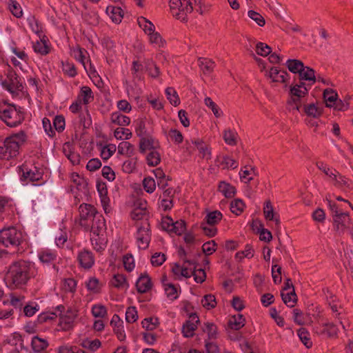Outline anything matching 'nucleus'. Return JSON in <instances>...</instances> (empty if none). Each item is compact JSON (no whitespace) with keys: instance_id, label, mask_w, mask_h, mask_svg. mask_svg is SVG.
<instances>
[{"instance_id":"obj_1","label":"nucleus","mask_w":353,"mask_h":353,"mask_svg":"<svg viewBox=\"0 0 353 353\" xmlns=\"http://www.w3.org/2000/svg\"><path fill=\"white\" fill-rule=\"evenodd\" d=\"M36 274L37 270L34 263L19 260L10 265L6 279L10 287L21 288Z\"/></svg>"},{"instance_id":"obj_2","label":"nucleus","mask_w":353,"mask_h":353,"mask_svg":"<svg viewBox=\"0 0 353 353\" xmlns=\"http://www.w3.org/2000/svg\"><path fill=\"white\" fill-rule=\"evenodd\" d=\"M169 6L172 16L183 22L188 21V14L193 11L194 6L196 12L203 14L202 0H170Z\"/></svg>"},{"instance_id":"obj_3","label":"nucleus","mask_w":353,"mask_h":353,"mask_svg":"<svg viewBox=\"0 0 353 353\" xmlns=\"http://www.w3.org/2000/svg\"><path fill=\"white\" fill-rule=\"evenodd\" d=\"M26 135L23 131L7 137L4 141L0 142V159L8 160L19 154V148L26 141Z\"/></svg>"},{"instance_id":"obj_4","label":"nucleus","mask_w":353,"mask_h":353,"mask_svg":"<svg viewBox=\"0 0 353 353\" xmlns=\"http://www.w3.org/2000/svg\"><path fill=\"white\" fill-rule=\"evenodd\" d=\"M0 119L9 127H16L24 120L23 108L13 104L0 107Z\"/></svg>"},{"instance_id":"obj_5","label":"nucleus","mask_w":353,"mask_h":353,"mask_svg":"<svg viewBox=\"0 0 353 353\" xmlns=\"http://www.w3.org/2000/svg\"><path fill=\"white\" fill-rule=\"evenodd\" d=\"M23 241V233L15 227H8L0 230V244L7 247L17 248Z\"/></svg>"},{"instance_id":"obj_6","label":"nucleus","mask_w":353,"mask_h":353,"mask_svg":"<svg viewBox=\"0 0 353 353\" xmlns=\"http://www.w3.org/2000/svg\"><path fill=\"white\" fill-rule=\"evenodd\" d=\"M19 169L21 172V174H20V180L22 182L33 183L43 179V170L36 166L28 168L27 165H22Z\"/></svg>"},{"instance_id":"obj_7","label":"nucleus","mask_w":353,"mask_h":353,"mask_svg":"<svg viewBox=\"0 0 353 353\" xmlns=\"http://www.w3.org/2000/svg\"><path fill=\"white\" fill-rule=\"evenodd\" d=\"M79 212L80 216V225L88 230L90 228V223H88L89 220H92L97 214H99L96 208L88 203H82L79 208Z\"/></svg>"},{"instance_id":"obj_8","label":"nucleus","mask_w":353,"mask_h":353,"mask_svg":"<svg viewBox=\"0 0 353 353\" xmlns=\"http://www.w3.org/2000/svg\"><path fill=\"white\" fill-rule=\"evenodd\" d=\"M334 229L339 234H343L347 229L353 227V221L350 219L348 212H340L333 218Z\"/></svg>"},{"instance_id":"obj_9","label":"nucleus","mask_w":353,"mask_h":353,"mask_svg":"<svg viewBox=\"0 0 353 353\" xmlns=\"http://www.w3.org/2000/svg\"><path fill=\"white\" fill-rule=\"evenodd\" d=\"M2 85L10 92L21 91L23 88L21 79L14 70L10 69L7 74V80L2 82Z\"/></svg>"},{"instance_id":"obj_10","label":"nucleus","mask_w":353,"mask_h":353,"mask_svg":"<svg viewBox=\"0 0 353 353\" xmlns=\"http://www.w3.org/2000/svg\"><path fill=\"white\" fill-rule=\"evenodd\" d=\"M57 310L60 311L59 325L63 330H68L73 326L74 319L77 316L75 312L69 310L65 314L61 315L62 310H64V306H57Z\"/></svg>"},{"instance_id":"obj_11","label":"nucleus","mask_w":353,"mask_h":353,"mask_svg":"<svg viewBox=\"0 0 353 353\" xmlns=\"http://www.w3.org/2000/svg\"><path fill=\"white\" fill-rule=\"evenodd\" d=\"M146 226L139 227L137 232V240L138 246L140 249L148 248L150 241V233L149 230V223H145Z\"/></svg>"},{"instance_id":"obj_12","label":"nucleus","mask_w":353,"mask_h":353,"mask_svg":"<svg viewBox=\"0 0 353 353\" xmlns=\"http://www.w3.org/2000/svg\"><path fill=\"white\" fill-rule=\"evenodd\" d=\"M200 322L196 313H191L189 319L185 321L182 327V333L186 338L192 337L194 332L197 328V324Z\"/></svg>"},{"instance_id":"obj_13","label":"nucleus","mask_w":353,"mask_h":353,"mask_svg":"<svg viewBox=\"0 0 353 353\" xmlns=\"http://www.w3.org/2000/svg\"><path fill=\"white\" fill-rule=\"evenodd\" d=\"M97 191L101 198V202L105 213L109 212L110 199L108 196V189L105 183L98 181L97 183Z\"/></svg>"},{"instance_id":"obj_14","label":"nucleus","mask_w":353,"mask_h":353,"mask_svg":"<svg viewBox=\"0 0 353 353\" xmlns=\"http://www.w3.org/2000/svg\"><path fill=\"white\" fill-rule=\"evenodd\" d=\"M105 229V219L101 214H99L92 220V224H90V228L88 230H90L93 234L99 236Z\"/></svg>"},{"instance_id":"obj_15","label":"nucleus","mask_w":353,"mask_h":353,"mask_svg":"<svg viewBox=\"0 0 353 353\" xmlns=\"http://www.w3.org/2000/svg\"><path fill=\"white\" fill-rule=\"evenodd\" d=\"M78 261L80 265L85 269L90 268L94 263L92 253L87 250H83L79 253Z\"/></svg>"},{"instance_id":"obj_16","label":"nucleus","mask_w":353,"mask_h":353,"mask_svg":"<svg viewBox=\"0 0 353 353\" xmlns=\"http://www.w3.org/2000/svg\"><path fill=\"white\" fill-rule=\"evenodd\" d=\"M137 290L139 293L147 292L152 288V282L148 274H141L136 283Z\"/></svg>"},{"instance_id":"obj_17","label":"nucleus","mask_w":353,"mask_h":353,"mask_svg":"<svg viewBox=\"0 0 353 353\" xmlns=\"http://www.w3.org/2000/svg\"><path fill=\"white\" fill-rule=\"evenodd\" d=\"M269 77L274 82L285 83L289 77V74L285 70H279L276 67H272L269 72Z\"/></svg>"},{"instance_id":"obj_18","label":"nucleus","mask_w":353,"mask_h":353,"mask_svg":"<svg viewBox=\"0 0 353 353\" xmlns=\"http://www.w3.org/2000/svg\"><path fill=\"white\" fill-rule=\"evenodd\" d=\"M309 88H299L296 85H291L290 89V94L291 100L293 103H298L301 101V99L308 94Z\"/></svg>"},{"instance_id":"obj_19","label":"nucleus","mask_w":353,"mask_h":353,"mask_svg":"<svg viewBox=\"0 0 353 353\" xmlns=\"http://www.w3.org/2000/svg\"><path fill=\"white\" fill-rule=\"evenodd\" d=\"M39 259L40 261L45 265H52L53 268H55V261L57 260V254L50 251L45 250L39 254Z\"/></svg>"},{"instance_id":"obj_20","label":"nucleus","mask_w":353,"mask_h":353,"mask_svg":"<svg viewBox=\"0 0 353 353\" xmlns=\"http://www.w3.org/2000/svg\"><path fill=\"white\" fill-rule=\"evenodd\" d=\"M218 190L221 192L225 198H232L234 196L236 192L234 186L224 181L219 182Z\"/></svg>"},{"instance_id":"obj_21","label":"nucleus","mask_w":353,"mask_h":353,"mask_svg":"<svg viewBox=\"0 0 353 353\" xmlns=\"http://www.w3.org/2000/svg\"><path fill=\"white\" fill-rule=\"evenodd\" d=\"M106 12L110 15L112 21L119 23L121 21L123 17V12L120 7L108 6L106 8Z\"/></svg>"},{"instance_id":"obj_22","label":"nucleus","mask_w":353,"mask_h":353,"mask_svg":"<svg viewBox=\"0 0 353 353\" xmlns=\"http://www.w3.org/2000/svg\"><path fill=\"white\" fill-rule=\"evenodd\" d=\"M216 161L223 169H235L238 166V163L229 156L218 157Z\"/></svg>"},{"instance_id":"obj_23","label":"nucleus","mask_w":353,"mask_h":353,"mask_svg":"<svg viewBox=\"0 0 353 353\" xmlns=\"http://www.w3.org/2000/svg\"><path fill=\"white\" fill-rule=\"evenodd\" d=\"M155 147L154 139L149 134L141 138L139 143V150L141 153H144L148 150H153Z\"/></svg>"},{"instance_id":"obj_24","label":"nucleus","mask_w":353,"mask_h":353,"mask_svg":"<svg viewBox=\"0 0 353 353\" xmlns=\"http://www.w3.org/2000/svg\"><path fill=\"white\" fill-rule=\"evenodd\" d=\"M245 319L241 314L233 315L229 320V327L235 330H239L245 325Z\"/></svg>"},{"instance_id":"obj_25","label":"nucleus","mask_w":353,"mask_h":353,"mask_svg":"<svg viewBox=\"0 0 353 353\" xmlns=\"http://www.w3.org/2000/svg\"><path fill=\"white\" fill-rule=\"evenodd\" d=\"M299 80L301 81H312V83L316 82V74L315 71L312 68L305 66L303 68V70L300 72L299 74Z\"/></svg>"},{"instance_id":"obj_26","label":"nucleus","mask_w":353,"mask_h":353,"mask_svg":"<svg viewBox=\"0 0 353 353\" xmlns=\"http://www.w3.org/2000/svg\"><path fill=\"white\" fill-rule=\"evenodd\" d=\"M223 218L222 213L219 210L209 212L205 217V221L209 225H215L219 223Z\"/></svg>"},{"instance_id":"obj_27","label":"nucleus","mask_w":353,"mask_h":353,"mask_svg":"<svg viewBox=\"0 0 353 353\" xmlns=\"http://www.w3.org/2000/svg\"><path fill=\"white\" fill-rule=\"evenodd\" d=\"M285 65L288 70L294 74H299L304 67V63L299 59H288Z\"/></svg>"},{"instance_id":"obj_28","label":"nucleus","mask_w":353,"mask_h":353,"mask_svg":"<svg viewBox=\"0 0 353 353\" xmlns=\"http://www.w3.org/2000/svg\"><path fill=\"white\" fill-rule=\"evenodd\" d=\"M199 65L204 74L211 73L215 66V63L211 59L206 58H199L198 59Z\"/></svg>"},{"instance_id":"obj_29","label":"nucleus","mask_w":353,"mask_h":353,"mask_svg":"<svg viewBox=\"0 0 353 353\" xmlns=\"http://www.w3.org/2000/svg\"><path fill=\"white\" fill-rule=\"evenodd\" d=\"M111 121L118 125L125 126L128 125L130 123V119L120 112H114L111 114Z\"/></svg>"},{"instance_id":"obj_30","label":"nucleus","mask_w":353,"mask_h":353,"mask_svg":"<svg viewBox=\"0 0 353 353\" xmlns=\"http://www.w3.org/2000/svg\"><path fill=\"white\" fill-rule=\"evenodd\" d=\"M281 296L284 303L290 307H293L297 301V296L294 289L288 293H284V292L281 291Z\"/></svg>"},{"instance_id":"obj_31","label":"nucleus","mask_w":353,"mask_h":353,"mask_svg":"<svg viewBox=\"0 0 353 353\" xmlns=\"http://www.w3.org/2000/svg\"><path fill=\"white\" fill-rule=\"evenodd\" d=\"M31 345L35 352H40L47 348L48 343L43 339L34 336L32 339Z\"/></svg>"},{"instance_id":"obj_32","label":"nucleus","mask_w":353,"mask_h":353,"mask_svg":"<svg viewBox=\"0 0 353 353\" xmlns=\"http://www.w3.org/2000/svg\"><path fill=\"white\" fill-rule=\"evenodd\" d=\"M297 334L307 348H310L312 345V342L310 337V333L305 327H301L297 330Z\"/></svg>"},{"instance_id":"obj_33","label":"nucleus","mask_w":353,"mask_h":353,"mask_svg":"<svg viewBox=\"0 0 353 353\" xmlns=\"http://www.w3.org/2000/svg\"><path fill=\"white\" fill-rule=\"evenodd\" d=\"M139 26L143 30L146 34L152 33L155 30L154 24L143 17H140L137 19Z\"/></svg>"},{"instance_id":"obj_34","label":"nucleus","mask_w":353,"mask_h":353,"mask_svg":"<svg viewBox=\"0 0 353 353\" xmlns=\"http://www.w3.org/2000/svg\"><path fill=\"white\" fill-rule=\"evenodd\" d=\"M303 111L307 116L313 118H318L322 114L321 109L317 108L314 103L305 105Z\"/></svg>"},{"instance_id":"obj_35","label":"nucleus","mask_w":353,"mask_h":353,"mask_svg":"<svg viewBox=\"0 0 353 353\" xmlns=\"http://www.w3.org/2000/svg\"><path fill=\"white\" fill-rule=\"evenodd\" d=\"M203 331L207 332L209 339H215L217 337V327L213 323H205L203 327Z\"/></svg>"},{"instance_id":"obj_36","label":"nucleus","mask_w":353,"mask_h":353,"mask_svg":"<svg viewBox=\"0 0 353 353\" xmlns=\"http://www.w3.org/2000/svg\"><path fill=\"white\" fill-rule=\"evenodd\" d=\"M33 48L35 52L39 53L42 55H46L49 52L48 46L43 37L40 41H37L33 44Z\"/></svg>"},{"instance_id":"obj_37","label":"nucleus","mask_w":353,"mask_h":353,"mask_svg":"<svg viewBox=\"0 0 353 353\" xmlns=\"http://www.w3.org/2000/svg\"><path fill=\"white\" fill-rule=\"evenodd\" d=\"M165 94L167 99L169 100L170 103L174 105L177 106L180 103V99L179 98L178 94L176 91L171 87L166 88Z\"/></svg>"},{"instance_id":"obj_38","label":"nucleus","mask_w":353,"mask_h":353,"mask_svg":"<svg viewBox=\"0 0 353 353\" xmlns=\"http://www.w3.org/2000/svg\"><path fill=\"white\" fill-rule=\"evenodd\" d=\"M79 97L82 98L83 103L85 105L94 99L92 91L88 86L81 87Z\"/></svg>"},{"instance_id":"obj_39","label":"nucleus","mask_w":353,"mask_h":353,"mask_svg":"<svg viewBox=\"0 0 353 353\" xmlns=\"http://www.w3.org/2000/svg\"><path fill=\"white\" fill-rule=\"evenodd\" d=\"M192 274L194 276V281L198 283H202L206 278V274L202 268L197 269V263L193 265Z\"/></svg>"},{"instance_id":"obj_40","label":"nucleus","mask_w":353,"mask_h":353,"mask_svg":"<svg viewBox=\"0 0 353 353\" xmlns=\"http://www.w3.org/2000/svg\"><path fill=\"white\" fill-rule=\"evenodd\" d=\"M237 133L230 129H227L223 132V139L230 145H235L237 143Z\"/></svg>"},{"instance_id":"obj_41","label":"nucleus","mask_w":353,"mask_h":353,"mask_svg":"<svg viewBox=\"0 0 353 353\" xmlns=\"http://www.w3.org/2000/svg\"><path fill=\"white\" fill-rule=\"evenodd\" d=\"M205 105L211 109L214 115L216 117H221L223 115V112L219 107L212 100L210 97H205L204 99Z\"/></svg>"},{"instance_id":"obj_42","label":"nucleus","mask_w":353,"mask_h":353,"mask_svg":"<svg viewBox=\"0 0 353 353\" xmlns=\"http://www.w3.org/2000/svg\"><path fill=\"white\" fill-rule=\"evenodd\" d=\"M192 143L195 145L199 152L202 154L203 158H210V152L208 146L203 143L202 140L195 139L194 141H192Z\"/></svg>"},{"instance_id":"obj_43","label":"nucleus","mask_w":353,"mask_h":353,"mask_svg":"<svg viewBox=\"0 0 353 353\" xmlns=\"http://www.w3.org/2000/svg\"><path fill=\"white\" fill-rule=\"evenodd\" d=\"M146 159L149 166H156L160 163L161 157L157 151L153 150L147 155Z\"/></svg>"},{"instance_id":"obj_44","label":"nucleus","mask_w":353,"mask_h":353,"mask_svg":"<svg viewBox=\"0 0 353 353\" xmlns=\"http://www.w3.org/2000/svg\"><path fill=\"white\" fill-rule=\"evenodd\" d=\"M254 256V250L252 247L247 244L245 245V250L243 251H239L236 253L235 258L236 259L242 260L243 258L251 259Z\"/></svg>"},{"instance_id":"obj_45","label":"nucleus","mask_w":353,"mask_h":353,"mask_svg":"<svg viewBox=\"0 0 353 353\" xmlns=\"http://www.w3.org/2000/svg\"><path fill=\"white\" fill-rule=\"evenodd\" d=\"M77 288V281L72 278L65 279L63 281L62 289L65 292H74Z\"/></svg>"},{"instance_id":"obj_46","label":"nucleus","mask_w":353,"mask_h":353,"mask_svg":"<svg viewBox=\"0 0 353 353\" xmlns=\"http://www.w3.org/2000/svg\"><path fill=\"white\" fill-rule=\"evenodd\" d=\"M201 304L208 310L215 307L216 305L215 296L211 294L205 295L201 300Z\"/></svg>"},{"instance_id":"obj_47","label":"nucleus","mask_w":353,"mask_h":353,"mask_svg":"<svg viewBox=\"0 0 353 353\" xmlns=\"http://www.w3.org/2000/svg\"><path fill=\"white\" fill-rule=\"evenodd\" d=\"M185 222L183 220H179L173 223L170 232L174 233L176 235H181L185 231Z\"/></svg>"},{"instance_id":"obj_48","label":"nucleus","mask_w":353,"mask_h":353,"mask_svg":"<svg viewBox=\"0 0 353 353\" xmlns=\"http://www.w3.org/2000/svg\"><path fill=\"white\" fill-rule=\"evenodd\" d=\"M245 204L241 199H236L230 203V210L232 213L239 215L243 211Z\"/></svg>"},{"instance_id":"obj_49","label":"nucleus","mask_w":353,"mask_h":353,"mask_svg":"<svg viewBox=\"0 0 353 353\" xmlns=\"http://www.w3.org/2000/svg\"><path fill=\"white\" fill-rule=\"evenodd\" d=\"M256 53L262 57H266L272 52V48L268 44L259 42L256 46Z\"/></svg>"},{"instance_id":"obj_50","label":"nucleus","mask_w":353,"mask_h":353,"mask_svg":"<svg viewBox=\"0 0 353 353\" xmlns=\"http://www.w3.org/2000/svg\"><path fill=\"white\" fill-rule=\"evenodd\" d=\"M112 285L117 288H122L128 286L125 276L123 274H115L111 281Z\"/></svg>"},{"instance_id":"obj_51","label":"nucleus","mask_w":353,"mask_h":353,"mask_svg":"<svg viewBox=\"0 0 353 353\" xmlns=\"http://www.w3.org/2000/svg\"><path fill=\"white\" fill-rule=\"evenodd\" d=\"M323 97L325 101H326L327 107H333L337 101L336 97L337 94L334 93L333 91L330 90H325L323 92Z\"/></svg>"},{"instance_id":"obj_52","label":"nucleus","mask_w":353,"mask_h":353,"mask_svg":"<svg viewBox=\"0 0 353 353\" xmlns=\"http://www.w3.org/2000/svg\"><path fill=\"white\" fill-rule=\"evenodd\" d=\"M101 284L99 283V280L95 277L90 278L86 282V287L88 290L92 292L93 293H98L101 290Z\"/></svg>"},{"instance_id":"obj_53","label":"nucleus","mask_w":353,"mask_h":353,"mask_svg":"<svg viewBox=\"0 0 353 353\" xmlns=\"http://www.w3.org/2000/svg\"><path fill=\"white\" fill-rule=\"evenodd\" d=\"M116 151V146L114 144H109L104 146L101 151V157L103 160H108Z\"/></svg>"},{"instance_id":"obj_54","label":"nucleus","mask_w":353,"mask_h":353,"mask_svg":"<svg viewBox=\"0 0 353 353\" xmlns=\"http://www.w3.org/2000/svg\"><path fill=\"white\" fill-rule=\"evenodd\" d=\"M114 137L117 139H129L132 132L127 128H118L114 130Z\"/></svg>"},{"instance_id":"obj_55","label":"nucleus","mask_w":353,"mask_h":353,"mask_svg":"<svg viewBox=\"0 0 353 353\" xmlns=\"http://www.w3.org/2000/svg\"><path fill=\"white\" fill-rule=\"evenodd\" d=\"M248 17L254 21L259 26L263 27L265 24L264 17L257 12L250 10L248 12Z\"/></svg>"},{"instance_id":"obj_56","label":"nucleus","mask_w":353,"mask_h":353,"mask_svg":"<svg viewBox=\"0 0 353 353\" xmlns=\"http://www.w3.org/2000/svg\"><path fill=\"white\" fill-rule=\"evenodd\" d=\"M322 326L325 327V334L329 337L336 336L337 335L338 329L333 323L330 322H323L322 323Z\"/></svg>"},{"instance_id":"obj_57","label":"nucleus","mask_w":353,"mask_h":353,"mask_svg":"<svg viewBox=\"0 0 353 353\" xmlns=\"http://www.w3.org/2000/svg\"><path fill=\"white\" fill-rule=\"evenodd\" d=\"M252 174H256L254 168H251L250 170H241L239 172L241 180L244 183H249L253 180Z\"/></svg>"},{"instance_id":"obj_58","label":"nucleus","mask_w":353,"mask_h":353,"mask_svg":"<svg viewBox=\"0 0 353 353\" xmlns=\"http://www.w3.org/2000/svg\"><path fill=\"white\" fill-rule=\"evenodd\" d=\"M143 186L148 193H152L156 188V183L153 178L145 177L143 181Z\"/></svg>"},{"instance_id":"obj_59","label":"nucleus","mask_w":353,"mask_h":353,"mask_svg":"<svg viewBox=\"0 0 353 353\" xmlns=\"http://www.w3.org/2000/svg\"><path fill=\"white\" fill-rule=\"evenodd\" d=\"M263 214L267 220H273L276 213H274L270 201H267L263 208Z\"/></svg>"},{"instance_id":"obj_60","label":"nucleus","mask_w":353,"mask_h":353,"mask_svg":"<svg viewBox=\"0 0 353 353\" xmlns=\"http://www.w3.org/2000/svg\"><path fill=\"white\" fill-rule=\"evenodd\" d=\"M62 69L63 72L70 77H74L77 75V70L74 65L70 62L62 63Z\"/></svg>"},{"instance_id":"obj_61","label":"nucleus","mask_w":353,"mask_h":353,"mask_svg":"<svg viewBox=\"0 0 353 353\" xmlns=\"http://www.w3.org/2000/svg\"><path fill=\"white\" fill-rule=\"evenodd\" d=\"M158 323V319H153L152 317L146 318L143 319L141 322L143 327L147 330H152L155 329Z\"/></svg>"},{"instance_id":"obj_62","label":"nucleus","mask_w":353,"mask_h":353,"mask_svg":"<svg viewBox=\"0 0 353 353\" xmlns=\"http://www.w3.org/2000/svg\"><path fill=\"white\" fill-rule=\"evenodd\" d=\"M138 319L137 311L135 307H129L125 312V320L129 323L135 322Z\"/></svg>"},{"instance_id":"obj_63","label":"nucleus","mask_w":353,"mask_h":353,"mask_svg":"<svg viewBox=\"0 0 353 353\" xmlns=\"http://www.w3.org/2000/svg\"><path fill=\"white\" fill-rule=\"evenodd\" d=\"M136 159H130L125 161L122 165V170L128 174L133 172L136 168Z\"/></svg>"},{"instance_id":"obj_64","label":"nucleus","mask_w":353,"mask_h":353,"mask_svg":"<svg viewBox=\"0 0 353 353\" xmlns=\"http://www.w3.org/2000/svg\"><path fill=\"white\" fill-rule=\"evenodd\" d=\"M9 8L12 14L17 18H20L22 16L23 12L21 8L16 1L10 0Z\"/></svg>"}]
</instances>
